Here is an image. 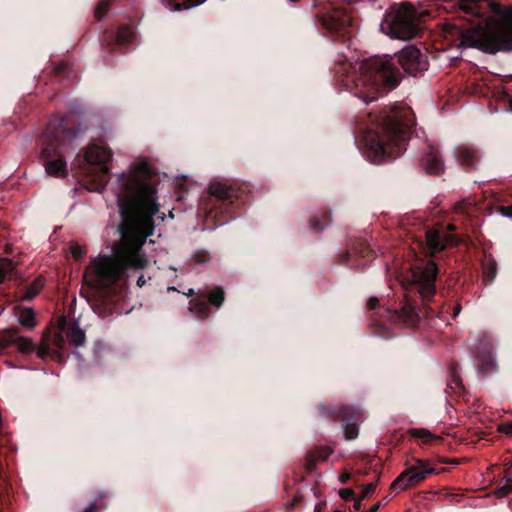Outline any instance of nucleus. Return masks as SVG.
I'll use <instances>...</instances> for the list:
<instances>
[{"label": "nucleus", "instance_id": "nucleus-11", "mask_svg": "<svg viewBox=\"0 0 512 512\" xmlns=\"http://www.w3.org/2000/svg\"><path fill=\"white\" fill-rule=\"evenodd\" d=\"M333 414H337L339 420L343 423V431L347 440H353L358 436V428L356 426L361 417L359 409L356 408H342L333 410Z\"/></svg>", "mask_w": 512, "mask_h": 512}, {"label": "nucleus", "instance_id": "nucleus-37", "mask_svg": "<svg viewBox=\"0 0 512 512\" xmlns=\"http://www.w3.org/2000/svg\"><path fill=\"white\" fill-rule=\"evenodd\" d=\"M310 226H311V229L315 232H320L324 229V226L319 225L318 222H316L314 220L310 221Z\"/></svg>", "mask_w": 512, "mask_h": 512}, {"label": "nucleus", "instance_id": "nucleus-16", "mask_svg": "<svg viewBox=\"0 0 512 512\" xmlns=\"http://www.w3.org/2000/svg\"><path fill=\"white\" fill-rule=\"evenodd\" d=\"M325 21L327 23L331 22V29H338L351 23L350 17L339 8H335V11L331 15H328Z\"/></svg>", "mask_w": 512, "mask_h": 512}, {"label": "nucleus", "instance_id": "nucleus-44", "mask_svg": "<svg viewBox=\"0 0 512 512\" xmlns=\"http://www.w3.org/2000/svg\"><path fill=\"white\" fill-rule=\"evenodd\" d=\"M379 507H380V504H379V503H377V504L373 505V506L370 508L369 512H377V510L379 509Z\"/></svg>", "mask_w": 512, "mask_h": 512}, {"label": "nucleus", "instance_id": "nucleus-4", "mask_svg": "<svg viewBox=\"0 0 512 512\" xmlns=\"http://www.w3.org/2000/svg\"><path fill=\"white\" fill-rule=\"evenodd\" d=\"M379 131H368L363 136L365 155L370 162L380 164L388 155L402 150L407 139L408 123L402 121L397 110L384 111L377 119Z\"/></svg>", "mask_w": 512, "mask_h": 512}, {"label": "nucleus", "instance_id": "nucleus-1", "mask_svg": "<svg viewBox=\"0 0 512 512\" xmlns=\"http://www.w3.org/2000/svg\"><path fill=\"white\" fill-rule=\"evenodd\" d=\"M147 161L132 164L118 175L114 194L121 216V238L111 255H98L84 273V281L93 288L109 287L120 280L128 268L142 269L148 259L142 253L146 238L153 234L152 217L158 213L156 190L150 182Z\"/></svg>", "mask_w": 512, "mask_h": 512}, {"label": "nucleus", "instance_id": "nucleus-12", "mask_svg": "<svg viewBox=\"0 0 512 512\" xmlns=\"http://www.w3.org/2000/svg\"><path fill=\"white\" fill-rule=\"evenodd\" d=\"M420 162L425 172L431 175H439L445 168L438 149L431 145L428 146V149L422 156Z\"/></svg>", "mask_w": 512, "mask_h": 512}, {"label": "nucleus", "instance_id": "nucleus-10", "mask_svg": "<svg viewBox=\"0 0 512 512\" xmlns=\"http://www.w3.org/2000/svg\"><path fill=\"white\" fill-rule=\"evenodd\" d=\"M493 339L484 335L475 347V366L479 372L485 374L495 371L496 361L493 354Z\"/></svg>", "mask_w": 512, "mask_h": 512}, {"label": "nucleus", "instance_id": "nucleus-9", "mask_svg": "<svg viewBox=\"0 0 512 512\" xmlns=\"http://www.w3.org/2000/svg\"><path fill=\"white\" fill-rule=\"evenodd\" d=\"M396 60L402 69L410 75L424 72L429 62L426 53L414 45L406 46L396 54Z\"/></svg>", "mask_w": 512, "mask_h": 512}, {"label": "nucleus", "instance_id": "nucleus-42", "mask_svg": "<svg viewBox=\"0 0 512 512\" xmlns=\"http://www.w3.org/2000/svg\"><path fill=\"white\" fill-rule=\"evenodd\" d=\"M145 282H146V281H145V279H144V276H143V275H141V276H139V277H138V279H137V285H138L139 287H142V286L145 284Z\"/></svg>", "mask_w": 512, "mask_h": 512}, {"label": "nucleus", "instance_id": "nucleus-35", "mask_svg": "<svg viewBox=\"0 0 512 512\" xmlns=\"http://www.w3.org/2000/svg\"><path fill=\"white\" fill-rule=\"evenodd\" d=\"M339 496L344 500H349L353 498L354 492L350 488L341 489L339 491Z\"/></svg>", "mask_w": 512, "mask_h": 512}, {"label": "nucleus", "instance_id": "nucleus-47", "mask_svg": "<svg viewBox=\"0 0 512 512\" xmlns=\"http://www.w3.org/2000/svg\"><path fill=\"white\" fill-rule=\"evenodd\" d=\"M321 413H322L323 415H326V414H328V413H329V410H328L327 408L323 407V408L321 409Z\"/></svg>", "mask_w": 512, "mask_h": 512}, {"label": "nucleus", "instance_id": "nucleus-19", "mask_svg": "<svg viewBox=\"0 0 512 512\" xmlns=\"http://www.w3.org/2000/svg\"><path fill=\"white\" fill-rule=\"evenodd\" d=\"M18 322L20 325L27 329H32L36 326L35 315L31 308H21L17 312Z\"/></svg>", "mask_w": 512, "mask_h": 512}, {"label": "nucleus", "instance_id": "nucleus-43", "mask_svg": "<svg viewBox=\"0 0 512 512\" xmlns=\"http://www.w3.org/2000/svg\"><path fill=\"white\" fill-rule=\"evenodd\" d=\"M95 510V503H91L85 510L84 512H94Z\"/></svg>", "mask_w": 512, "mask_h": 512}, {"label": "nucleus", "instance_id": "nucleus-15", "mask_svg": "<svg viewBox=\"0 0 512 512\" xmlns=\"http://www.w3.org/2000/svg\"><path fill=\"white\" fill-rule=\"evenodd\" d=\"M454 156L458 163L463 166H473L478 159L477 151L468 146L456 147Z\"/></svg>", "mask_w": 512, "mask_h": 512}, {"label": "nucleus", "instance_id": "nucleus-3", "mask_svg": "<svg viewBox=\"0 0 512 512\" xmlns=\"http://www.w3.org/2000/svg\"><path fill=\"white\" fill-rule=\"evenodd\" d=\"M400 81V72L393 58H372L355 64H342L337 71V83L369 103L385 88L393 89Z\"/></svg>", "mask_w": 512, "mask_h": 512}, {"label": "nucleus", "instance_id": "nucleus-41", "mask_svg": "<svg viewBox=\"0 0 512 512\" xmlns=\"http://www.w3.org/2000/svg\"><path fill=\"white\" fill-rule=\"evenodd\" d=\"M349 479H350V474H349V473H344V474H342V475L339 477V481H340L341 483H346Z\"/></svg>", "mask_w": 512, "mask_h": 512}, {"label": "nucleus", "instance_id": "nucleus-38", "mask_svg": "<svg viewBox=\"0 0 512 512\" xmlns=\"http://www.w3.org/2000/svg\"><path fill=\"white\" fill-rule=\"evenodd\" d=\"M378 304V299L375 297H372L368 300V306L370 309H375Z\"/></svg>", "mask_w": 512, "mask_h": 512}, {"label": "nucleus", "instance_id": "nucleus-6", "mask_svg": "<svg viewBox=\"0 0 512 512\" xmlns=\"http://www.w3.org/2000/svg\"><path fill=\"white\" fill-rule=\"evenodd\" d=\"M49 135L43 142L42 157L50 158L45 164V171L48 175L54 177L64 176L66 174V162L63 159L62 149L65 148L67 141H73L81 132L80 128L70 131L64 125V120H55L49 123Z\"/></svg>", "mask_w": 512, "mask_h": 512}, {"label": "nucleus", "instance_id": "nucleus-30", "mask_svg": "<svg viewBox=\"0 0 512 512\" xmlns=\"http://www.w3.org/2000/svg\"><path fill=\"white\" fill-rule=\"evenodd\" d=\"M512 492V478H508L506 483L496 491L498 497H506Z\"/></svg>", "mask_w": 512, "mask_h": 512}, {"label": "nucleus", "instance_id": "nucleus-22", "mask_svg": "<svg viewBox=\"0 0 512 512\" xmlns=\"http://www.w3.org/2000/svg\"><path fill=\"white\" fill-rule=\"evenodd\" d=\"M132 38H133V31L129 27H121L117 31L116 41L119 44H127L131 41Z\"/></svg>", "mask_w": 512, "mask_h": 512}, {"label": "nucleus", "instance_id": "nucleus-23", "mask_svg": "<svg viewBox=\"0 0 512 512\" xmlns=\"http://www.w3.org/2000/svg\"><path fill=\"white\" fill-rule=\"evenodd\" d=\"M44 283L43 280L38 278L26 289L24 298L29 300L35 297L42 289Z\"/></svg>", "mask_w": 512, "mask_h": 512}, {"label": "nucleus", "instance_id": "nucleus-40", "mask_svg": "<svg viewBox=\"0 0 512 512\" xmlns=\"http://www.w3.org/2000/svg\"><path fill=\"white\" fill-rule=\"evenodd\" d=\"M54 342H55V344H56L59 348H61V347H62V345H63V343H64V341H63V339H62V337H61L60 335H56V336H55Z\"/></svg>", "mask_w": 512, "mask_h": 512}, {"label": "nucleus", "instance_id": "nucleus-27", "mask_svg": "<svg viewBox=\"0 0 512 512\" xmlns=\"http://www.w3.org/2000/svg\"><path fill=\"white\" fill-rule=\"evenodd\" d=\"M202 3L203 2H195V4L192 5V7L198 6ZM163 4L165 5V8L170 12L188 10L191 8V6H183L180 2H163Z\"/></svg>", "mask_w": 512, "mask_h": 512}, {"label": "nucleus", "instance_id": "nucleus-49", "mask_svg": "<svg viewBox=\"0 0 512 512\" xmlns=\"http://www.w3.org/2000/svg\"><path fill=\"white\" fill-rule=\"evenodd\" d=\"M334 512H341L340 510H335Z\"/></svg>", "mask_w": 512, "mask_h": 512}, {"label": "nucleus", "instance_id": "nucleus-24", "mask_svg": "<svg viewBox=\"0 0 512 512\" xmlns=\"http://www.w3.org/2000/svg\"><path fill=\"white\" fill-rule=\"evenodd\" d=\"M410 433L414 437L423 440V442H425V443H428L434 439L432 433L429 430L424 429V428H412L410 430Z\"/></svg>", "mask_w": 512, "mask_h": 512}, {"label": "nucleus", "instance_id": "nucleus-13", "mask_svg": "<svg viewBox=\"0 0 512 512\" xmlns=\"http://www.w3.org/2000/svg\"><path fill=\"white\" fill-rule=\"evenodd\" d=\"M111 156L110 150L97 145L90 146L85 153V159L89 164L101 167L102 177H105L109 171L106 163L111 159Z\"/></svg>", "mask_w": 512, "mask_h": 512}, {"label": "nucleus", "instance_id": "nucleus-45", "mask_svg": "<svg viewBox=\"0 0 512 512\" xmlns=\"http://www.w3.org/2000/svg\"><path fill=\"white\" fill-rule=\"evenodd\" d=\"M461 311V306L460 305H457L455 307V312H454V317H456Z\"/></svg>", "mask_w": 512, "mask_h": 512}, {"label": "nucleus", "instance_id": "nucleus-29", "mask_svg": "<svg viewBox=\"0 0 512 512\" xmlns=\"http://www.w3.org/2000/svg\"><path fill=\"white\" fill-rule=\"evenodd\" d=\"M190 310L196 311L202 316H207L209 313V307L205 302L193 303L192 306L190 307Z\"/></svg>", "mask_w": 512, "mask_h": 512}, {"label": "nucleus", "instance_id": "nucleus-32", "mask_svg": "<svg viewBox=\"0 0 512 512\" xmlns=\"http://www.w3.org/2000/svg\"><path fill=\"white\" fill-rule=\"evenodd\" d=\"M363 492L360 495L361 499H365L367 496L373 494L376 489V483H368L362 486Z\"/></svg>", "mask_w": 512, "mask_h": 512}, {"label": "nucleus", "instance_id": "nucleus-26", "mask_svg": "<svg viewBox=\"0 0 512 512\" xmlns=\"http://www.w3.org/2000/svg\"><path fill=\"white\" fill-rule=\"evenodd\" d=\"M208 300L215 306H220L224 300V292L220 287L214 289L208 296Z\"/></svg>", "mask_w": 512, "mask_h": 512}, {"label": "nucleus", "instance_id": "nucleus-5", "mask_svg": "<svg viewBox=\"0 0 512 512\" xmlns=\"http://www.w3.org/2000/svg\"><path fill=\"white\" fill-rule=\"evenodd\" d=\"M426 9L417 10L411 2H399L391 6L381 22V30L391 38L409 40L418 35Z\"/></svg>", "mask_w": 512, "mask_h": 512}, {"label": "nucleus", "instance_id": "nucleus-33", "mask_svg": "<svg viewBox=\"0 0 512 512\" xmlns=\"http://www.w3.org/2000/svg\"><path fill=\"white\" fill-rule=\"evenodd\" d=\"M331 450L329 448H322V449H319L316 453V456L315 458L317 460H325L328 458V456L331 454Z\"/></svg>", "mask_w": 512, "mask_h": 512}, {"label": "nucleus", "instance_id": "nucleus-31", "mask_svg": "<svg viewBox=\"0 0 512 512\" xmlns=\"http://www.w3.org/2000/svg\"><path fill=\"white\" fill-rule=\"evenodd\" d=\"M495 274H496V269H495L494 265H492L491 267H486L484 269V281L486 283H491L495 277Z\"/></svg>", "mask_w": 512, "mask_h": 512}, {"label": "nucleus", "instance_id": "nucleus-46", "mask_svg": "<svg viewBox=\"0 0 512 512\" xmlns=\"http://www.w3.org/2000/svg\"><path fill=\"white\" fill-rule=\"evenodd\" d=\"M64 325H65V319H64V318H62V319L60 320L59 326H60V328H61V329H63V328H64Z\"/></svg>", "mask_w": 512, "mask_h": 512}, {"label": "nucleus", "instance_id": "nucleus-7", "mask_svg": "<svg viewBox=\"0 0 512 512\" xmlns=\"http://www.w3.org/2000/svg\"><path fill=\"white\" fill-rule=\"evenodd\" d=\"M437 274L438 267L433 261L415 265L411 268V284L424 302H430L436 293L435 280Z\"/></svg>", "mask_w": 512, "mask_h": 512}, {"label": "nucleus", "instance_id": "nucleus-36", "mask_svg": "<svg viewBox=\"0 0 512 512\" xmlns=\"http://www.w3.org/2000/svg\"><path fill=\"white\" fill-rule=\"evenodd\" d=\"M499 430L506 435H512V422L502 424Z\"/></svg>", "mask_w": 512, "mask_h": 512}, {"label": "nucleus", "instance_id": "nucleus-20", "mask_svg": "<svg viewBox=\"0 0 512 512\" xmlns=\"http://www.w3.org/2000/svg\"><path fill=\"white\" fill-rule=\"evenodd\" d=\"M14 345L17 346V349L21 353H30L35 349V345L31 339L23 336H19L16 334V340Z\"/></svg>", "mask_w": 512, "mask_h": 512}, {"label": "nucleus", "instance_id": "nucleus-48", "mask_svg": "<svg viewBox=\"0 0 512 512\" xmlns=\"http://www.w3.org/2000/svg\"><path fill=\"white\" fill-rule=\"evenodd\" d=\"M194 294V290L193 289H189L188 292H187V295L188 296H191Z\"/></svg>", "mask_w": 512, "mask_h": 512}, {"label": "nucleus", "instance_id": "nucleus-39", "mask_svg": "<svg viewBox=\"0 0 512 512\" xmlns=\"http://www.w3.org/2000/svg\"><path fill=\"white\" fill-rule=\"evenodd\" d=\"M362 500H363V499H361V497H360V496L355 500V502H354V504H353V509H354V510L358 511V510H360V509H361V505H362V504H361V502H362Z\"/></svg>", "mask_w": 512, "mask_h": 512}, {"label": "nucleus", "instance_id": "nucleus-18", "mask_svg": "<svg viewBox=\"0 0 512 512\" xmlns=\"http://www.w3.org/2000/svg\"><path fill=\"white\" fill-rule=\"evenodd\" d=\"M233 191L221 182H212L209 185V194L217 199H230Z\"/></svg>", "mask_w": 512, "mask_h": 512}, {"label": "nucleus", "instance_id": "nucleus-28", "mask_svg": "<svg viewBox=\"0 0 512 512\" xmlns=\"http://www.w3.org/2000/svg\"><path fill=\"white\" fill-rule=\"evenodd\" d=\"M109 3L110 2H99V4L94 10V15L96 18H103V16L109 11Z\"/></svg>", "mask_w": 512, "mask_h": 512}, {"label": "nucleus", "instance_id": "nucleus-17", "mask_svg": "<svg viewBox=\"0 0 512 512\" xmlns=\"http://www.w3.org/2000/svg\"><path fill=\"white\" fill-rule=\"evenodd\" d=\"M66 336L71 344L75 347L81 346L85 342V333L79 327L77 322H74L66 331Z\"/></svg>", "mask_w": 512, "mask_h": 512}, {"label": "nucleus", "instance_id": "nucleus-25", "mask_svg": "<svg viewBox=\"0 0 512 512\" xmlns=\"http://www.w3.org/2000/svg\"><path fill=\"white\" fill-rule=\"evenodd\" d=\"M14 269V263L10 259H0V283Z\"/></svg>", "mask_w": 512, "mask_h": 512}, {"label": "nucleus", "instance_id": "nucleus-34", "mask_svg": "<svg viewBox=\"0 0 512 512\" xmlns=\"http://www.w3.org/2000/svg\"><path fill=\"white\" fill-rule=\"evenodd\" d=\"M71 252H72V255L74 258L78 259V258H82L85 256V251L84 249L81 247V246H73L71 248Z\"/></svg>", "mask_w": 512, "mask_h": 512}, {"label": "nucleus", "instance_id": "nucleus-14", "mask_svg": "<svg viewBox=\"0 0 512 512\" xmlns=\"http://www.w3.org/2000/svg\"><path fill=\"white\" fill-rule=\"evenodd\" d=\"M426 241L432 252L445 249L452 241V237L446 234H440L436 229H429L426 232Z\"/></svg>", "mask_w": 512, "mask_h": 512}, {"label": "nucleus", "instance_id": "nucleus-2", "mask_svg": "<svg viewBox=\"0 0 512 512\" xmlns=\"http://www.w3.org/2000/svg\"><path fill=\"white\" fill-rule=\"evenodd\" d=\"M463 18L483 19L485 26L464 36L466 45L486 53L512 50V5L501 2H459Z\"/></svg>", "mask_w": 512, "mask_h": 512}, {"label": "nucleus", "instance_id": "nucleus-8", "mask_svg": "<svg viewBox=\"0 0 512 512\" xmlns=\"http://www.w3.org/2000/svg\"><path fill=\"white\" fill-rule=\"evenodd\" d=\"M434 473L428 462L422 459H416L414 463L409 465L391 484L393 491L399 492L408 487L419 483L426 479L428 475Z\"/></svg>", "mask_w": 512, "mask_h": 512}, {"label": "nucleus", "instance_id": "nucleus-21", "mask_svg": "<svg viewBox=\"0 0 512 512\" xmlns=\"http://www.w3.org/2000/svg\"><path fill=\"white\" fill-rule=\"evenodd\" d=\"M16 340V331L6 330L0 334V351L14 344Z\"/></svg>", "mask_w": 512, "mask_h": 512}]
</instances>
